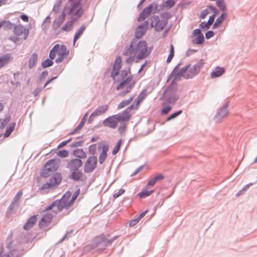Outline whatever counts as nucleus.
<instances>
[{
  "label": "nucleus",
  "mask_w": 257,
  "mask_h": 257,
  "mask_svg": "<svg viewBox=\"0 0 257 257\" xmlns=\"http://www.w3.org/2000/svg\"><path fill=\"white\" fill-rule=\"evenodd\" d=\"M140 220L137 218L135 219L132 220L130 223V225L131 226H134L136 225L139 222Z\"/></svg>",
  "instance_id": "338daca9"
},
{
  "label": "nucleus",
  "mask_w": 257,
  "mask_h": 257,
  "mask_svg": "<svg viewBox=\"0 0 257 257\" xmlns=\"http://www.w3.org/2000/svg\"><path fill=\"white\" fill-rule=\"evenodd\" d=\"M151 26L155 28L157 31L161 30V23L158 17H154L152 18Z\"/></svg>",
  "instance_id": "2f4dec72"
},
{
  "label": "nucleus",
  "mask_w": 257,
  "mask_h": 257,
  "mask_svg": "<svg viewBox=\"0 0 257 257\" xmlns=\"http://www.w3.org/2000/svg\"><path fill=\"white\" fill-rule=\"evenodd\" d=\"M211 26L207 22L204 21L199 25V28L202 31H207Z\"/></svg>",
  "instance_id": "c03bdc74"
},
{
  "label": "nucleus",
  "mask_w": 257,
  "mask_h": 257,
  "mask_svg": "<svg viewBox=\"0 0 257 257\" xmlns=\"http://www.w3.org/2000/svg\"><path fill=\"white\" fill-rule=\"evenodd\" d=\"M225 72V69L224 67L217 66L214 70H213L210 74L211 78H215L222 76Z\"/></svg>",
  "instance_id": "412c9836"
},
{
  "label": "nucleus",
  "mask_w": 257,
  "mask_h": 257,
  "mask_svg": "<svg viewBox=\"0 0 257 257\" xmlns=\"http://www.w3.org/2000/svg\"><path fill=\"white\" fill-rule=\"evenodd\" d=\"M81 176V174L79 172H74L72 174V177L73 179L78 180H79Z\"/></svg>",
  "instance_id": "6e6d98bb"
},
{
  "label": "nucleus",
  "mask_w": 257,
  "mask_h": 257,
  "mask_svg": "<svg viewBox=\"0 0 257 257\" xmlns=\"http://www.w3.org/2000/svg\"><path fill=\"white\" fill-rule=\"evenodd\" d=\"M169 104L167 102V100L162 103V115H166L172 110V107L171 105H168Z\"/></svg>",
  "instance_id": "473e14b6"
},
{
  "label": "nucleus",
  "mask_w": 257,
  "mask_h": 257,
  "mask_svg": "<svg viewBox=\"0 0 257 257\" xmlns=\"http://www.w3.org/2000/svg\"><path fill=\"white\" fill-rule=\"evenodd\" d=\"M38 56L36 53H33L31 56L28 61V67L30 69L34 67L37 64Z\"/></svg>",
  "instance_id": "c85d7f7f"
},
{
  "label": "nucleus",
  "mask_w": 257,
  "mask_h": 257,
  "mask_svg": "<svg viewBox=\"0 0 257 257\" xmlns=\"http://www.w3.org/2000/svg\"><path fill=\"white\" fill-rule=\"evenodd\" d=\"M96 145L94 144L92 145L89 147V151L90 154H94L96 152Z\"/></svg>",
  "instance_id": "bf43d9fd"
},
{
  "label": "nucleus",
  "mask_w": 257,
  "mask_h": 257,
  "mask_svg": "<svg viewBox=\"0 0 257 257\" xmlns=\"http://www.w3.org/2000/svg\"><path fill=\"white\" fill-rule=\"evenodd\" d=\"M14 129V126H11L7 130L6 132L4 134V137H8L10 136V135L13 132V130Z\"/></svg>",
  "instance_id": "13d9d810"
},
{
  "label": "nucleus",
  "mask_w": 257,
  "mask_h": 257,
  "mask_svg": "<svg viewBox=\"0 0 257 257\" xmlns=\"http://www.w3.org/2000/svg\"><path fill=\"white\" fill-rule=\"evenodd\" d=\"M56 154L58 156L61 158H66L69 156V152L66 150L59 151Z\"/></svg>",
  "instance_id": "de8ad7c7"
},
{
  "label": "nucleus",
  "mask_w": 257,
  "mask_h": 257,
  "mask_svg": "<svg viewBox=\"0 0 257 257\" xmlns=\"http://www.w3.org/2000/svg\"><path fill=\"white\" fill-rule=\"evenodd\" d=\"M85 29V27L83 25L82 26L78 31L75 33L74 37L73 45H75L76 41L79 38L80 36L83 34Z\"/></svg>",
  "instance_id": "e433bc0d"
},
{
  "label": "nucleus",
  "mask_w": 257,
  "mask_h": 257,
  "mask_svg": "<svg viewBox=\"0 0 257 257\" xmlns=\"http://www.w3.org/2000/svg\"><path fill=\"white\" fill-rule=\"evenodd\" d=\"M108 109V106L105 105L97 108L95 111H94L90 116L89 119H92L93 117L96 116L100 115L103 113H104Z\"/></svg>",
  "instance_id": "4be33fe9"
},
{
  "label": "nucleus",
  "mask_w": 257,
  "mask_h": 257,
  "mask_svg": "<svg viewBox=\"0 0 257 257\" xmlns=\"http://www.w3.org/2000/svg\"><path fill=\"white\" fill-rule=\"evenodd\" d=\"M124 191H124V189H120L117 192L113 194V197L114 198H116L118 197L119 196H120L121 195L123 194L124 193Z\"/></svg>",
  "instance_id": "052dcab7"
},
{
  "label": "nucleus",
  "mask_w": 257,
  "mask_h": 257,
  "mask_svg": "<svg viewBox=\"0 0 257 257\" xmlns=\"http://www.w3.org/2000/svg\"><path fill=\"white\" fill-rule=\"evenodd\" d=\"M217 6L221 11L224 12L226 10V6L224 0H215Z\"/></svg>",
  "instance_id": "ea45409f"
},
{
  "label": "nucleus",
  "mask_w": 257,
  "mask_h": 257,
  "mask_svg": "<svg viewBox=\"0 0 257 257\" xmlns=\"http://www.w3.org/2000/svg\"><path fill=\"white\" fill-rule=\"evenodd\" d=\"M61 181L62 176L61 174L56 173L51 177L49 182L44 184L41 189L42 190H46L54 188L59 185L61 182Z\"/></svg>",
  "instance_id": "ddd939ff"
},
{
  "label": "nucleus",
  "mask_w": 257,
  "mask_h": 257,
  "mask_svg": "<svg viewBox=\"0 0 257 257\" xmlns=\"http://www.w3.org/2000/svg\"><path fill=\"white\" fill-rule=\"evenodd\" d=\"M160 179H161V175H158L148 182L147 185V187L149 188V187L153 186L155 185L156 181L159 180Z\"/></svg>",
  "instance_id": "a19ab883"
},
{
  "label": "nucleus",
  "mask_w": 257,
  "mask_h": 257,
  "mask_svg": "<svg viewBox=\"0 0 257 257\" xmlns=\"http://www.w3.org/2000/svg\"><path fill=\"white\" fill-rule=\"evenodd\" d=\"M53 60V59H51V58L50 59H47L42 62V67L44 68H46L51 66L54 63L53 61H52Z\"/></svg>",
  "instance_id": "79ce46f5"
},
{
  "label": "nucleus",
  "mask_w": 257,
  "mask_h": 257,
  "mask_svg": "<svg viewBox=\"0 0 257 257\" xmlns=\"http://www.w3.org/2000/svg\"><path fill=\"white\" fill-rule=\"evenodd\" d=\"M152 8V6H150L146 8L139 17L138 21H142L144 20L147 17H148L152 12L151 10Z\"/></svg>",
  "instance_id": "a878e982"
},
{
  "label": "nucleus",
  "mask_w": 257,
  "mask_h": 257,
  "mask_svg": "<svg viewBox=\"0 0 257 257\" xmlns=\"http://www.w3.org/2000/svg\"><path fill=\"white\" fill-rule=\"evenodd\" d=\"M75 21L71 18V20L67 22L62 28V30L65 31H69L73 28V23Z\"/></svg>",
  "instance_id": "4c0bfd02"
},
{
  "label": "nucleus",
  "mask_w": 257,
  "mask_h": 257,
  "mask_svg": "<svg viewBox=\"0 0 257 257\" xmlns=\"http://www.w3.org/2000/svg\"><path fill=\"white\" fill-rule=\"evenodd\" d=\"M172 17L171 14L168 12L162 13V19L168 20Z\"/></svg>",
  "instance_id": "864d4df0"
},
{
  "label": "nucleus",
  "mask_w": 257,
  "mask_h": 257,
  "mask_svg": "<svg viewBox=\"0 0 257 257\" xmlns=\"http://www.w3.org/2000/svg\"><path fill=\"white\" fill-rule=\"evenodd\" d=\"M197 52V50H195V49H189L186 53V56H190L191 55H192L193 53H195Z\"/></svg>",
  "instance_id": "69168bd1"
},
{
  "label": "nucleus",
  "mask_w": 257,
  "mask_h": 257,
  "mask_svg": "<svg viewBox=\"0 0 257 257\" xmlns=\"http://www.w3.org/2000/svg\"><path fill=\"white\" fill-rule=\"evenodd\" d=\"M183 110L182 109H180L177 111L174 112L173 113H171L165 119L164 122H162V125L164 124V123L166 121H169L177 117L179 115L181 114Z\"/></svg>",
  "instance_id": "c756f323"
},
{
  "label": "nucleus",
  "mask_w": 257,
  "mask_h": 257,
  "mask_svg": "<svg viewBox=\"0 0 257 257\" xmlns=\"http://www.w3.org/2000/svg\"><path fill=\"white\" fill-rule=\"evenodd\" d=\"M229 101L227 100L217 109L216 113L213 117V120L216 123L221 122L224 118L227 117L229 116Z\"/></svg>",
  "instance_id": "0eeeda50"
},
{
  "label": "nucleus",
  "mask_w": 257,
  "mask_h": 257,
  "mask_svg": "<svg viewBox=\"0 0 257 257\" xmlns=\"http://www.w3.org/2000/svg\"><path fill=\"white\" fill-rule=\"evenodd\" d=\"M147 30V27L146 25H141L139 26L136 32V37L137 38H140L142 37L144 34L145 33Z\"/></svg>",
  "instance_id": "7c9ffc66"
},
{
  "label": "nucleus",
  "mask_w": 257,
  "mask_h": 257,
  "mask_svg": "<svg viewBox=\"0 0 257 257\" xmlns=\"http://www.w3.org/2000/svg\"><path fill=\"white\" fill-rule=\"evenodd\" d=\"M54 215L51 213L45 214L39 222V226L40 229L45 231H47L51 229V224L52 223Z\"/></svg>",
  "instance_id": "9d476101"
},
{
  "label": "nucleus",
  "mask_w": 257,
  "mask_h": 257,
  "mask_svg": "<svg viewBox=\"0 0 257 257\" xmlns=\"http://www.w3.org/2000/svg\"><path fill=\"white\" fill-rule=\"evenodd\" d=\"M175 4L176 2L175 0H166L162 3V10H163L164 8L168 9H171L175 6Z\"/></svg>",
  "instance_id": "f704fd0d"
},
{
  "label": "nucleus",
  "mask_w": 257,
  "mask_h": 257,
  "mask_svg": "<svg viewBox=\"0 0 257 257\" xmlns=\"http://www.w3.org/2000/svg\"><path fill=\"white\" fill-rule=\"evenodd\" d=\"M2 22L4 23V26H5L6 29L14 28V26L11 22L8 21H3Z\"/></svg>",
  "instance_id": "603ef678"
},
{
  "label": "nucleus",
  "mask_w": 257,
  "mask_h": 257,
  "mask_svg": "<svg viewBox=\"0 0 257 257\" xmlns=\"http://www.w3.org/2000/svg\"><path fill=\"white\" fill-rule=\"evenodd\" d=\"M178 91V85L170 84L163 91L162 94V100L166 98L167 102L170 104H175L179 99V96L177 94Z\"/></svg>",
  "instance_id": "20e7f679"
},
{
  "label": "nucleus",
  "mask_w": 257,
  "mask_h": 257,
  "mask_svg": "<svg viewBox=\"0 0 257 257\" xmlns=\"http://www.w3.org/2000/svg\"><path fill=\"white\" fill-rule=\"evenodd\" d=\"M82 165V162L78 159H74L70 160L68 164V167L73 171H76Z\"/></svg>",
  "instance_id": "6ab92c4d"
},
{
  "label": "nucleus",
  "mask_w": 257,
  "mask_h": 257,
  "mask_svg": "<svg viewBox=\"0 0 257 257\" xmlns=\"http://www.w3.org/2000/svg\"><path fill=\"white\" fill-rule=\"evenodd\" d=\"M66 14V13L65 12V10H64L63 13L55 20L53 24L55 28H57L61 25L65 20Z\"/></svg>",
  "instance_id": "b1692460"
},
{
  "label": "nucleus",
  "mask_w": 257,
  "mask_h": 257,
  "mask_svg": "<svg viewBox=\"0 0 257 257\" xmlns=\"http://www.w3.org/2000/svg\"><path fill=\"white\" fill-rule=\"evenodd\" d=\"M215 35V33L212 31V30H209V31H208L206 33H205V38L207 40L210 39L211 38L213 37Z\"/></svg>",
  "instance_id": "4d7b16f0"
},
{
  "label": "nucleus",
  "mask_w": 257,
  "mask_h": 257,
  "mask_svg": "<svg viewBox=\"0 0 257 257\" xmlns=\"http://www.w3.org/2000/svg\"><path fill=\"white\" fill-rule=\"evenodd\" d=\"M152 192L153 191H149L146 189H144L142 190L141 192H140L139 195V196L141 198H145L147 196H150Z\"/></svg>",
  "instance_id": "a18cd8bd"
},
{
  "label": "nucleus",
  "mask_w": 257,
  "mask_h": 257,
  "mask_svg": "<svg viewBox=\"0 0 257 257\" xmlns=\"http://www.w3.org/2000/svg\"><path fill=\"white\" fill-rule=\"evenodd\" d=\"M134 96H131L129 99L122 101L117 106V108L120 109L128 105L133 100Z\"/></svg>",
  "instance_id": "c9c22d12"
},
{
  "label": "nucleus",
  "mask_w": 257,
  "mask_h": 257,
  "mask_svg": "<svg viewBox=\"0 0 257 257\" xmlns=\"http://www.w3.org/2000/svg\"><path fill=\"white\" fill-rule=\"evenodd\" d=\"M227 14L225 12H222L221 15L217 18L215 22L213 25L212 29H215L220 27V26L223 24L224 20L226 19Z\"/></svg>",
  "instance_id": "aec40b11"
},
{
  "label": "nucleus",
  "mask_w": 257,
  "mask_h": 257,
  "mask_svg": "<svg viewBox=\"0 0 257 257\" xmlns=\"http://www.w3.org/2000/svg\"><path fill=\"white\" fill-rule=\"evenodd\" d=\"M70 7L65 8V12L70 15L73 21H76L82 16L83 13L82 5L79 0L77 1L76 0H70Z\"/></svg>",
  "instance_id": "39448f33"
},
{
  "label": "nucleus",
  "mask_w": 257,
  "mask_h": 257,
  "mask_svg": "<svg viewBox=\"0 0 257 257\" xmlns=\"http://www.w3.org/2000/svg\"><path fill=\"white\" fill-rule=\"evenodd\" d=\"M126 127L127 126L126 124H122L120 125L118 128L119 132L121 134L123 133L125 131Z\"/></svg>",
  "instance_id": "0e129e2a"
},
{
  "label": "nucleus",
  "mask_w": 257,
  "mask_h": 257,
  "mask_svg": "<svg viewBox=\"0 0 257 257\" xmlns=\"http://www.w3.org/2000/svg\"><path fill=\"white\" fill-rule=\"evenodd\" d=\"M134 108V105H132L127 107L123 112L121 113L115 115L116 119L118 122H127L131 119L132 117V110Z\"/></svg>",
  "instance_id": "2eb2a0df"
},
{
  "label": "nucleus",
  "mask_w": 257,
  "mask_h": 257,
  "mask_svg": "<svg viewBox=\"0 0 257 257\" xmlns=\"http://www.w3.org/2000/svg\"><path fill=\"white\" fill-rule=\"evenodd\" d=\"M13 32L14 34L18 37H11L9 38V39L14 43H17L20 41V38H18L20 37H21V39L26 40L29 34L28 30H27L25 27L21 24L15 25L14 26Z\"/></svg>",
  "instance_id": "6e6552de"
},
{
  "label": "nucleus",
  "mask_w": 257,
  "mask_h": 257,
  "mask_svg": "<svg viewBox=\"0 0 257 257\" xmlns=\"http://www.w3.org/2000/svg\"><path fill=\"white\" fill-rule=\"evenodd\" d=\"M147 95V90H144L138 96L137 100L135 101L136 104L134 105V108L137 109L138 108L140 103L144 100Z\"/></svg>",
  "instance_id": "cd10ccee"
},
{
  "label": "nucleus",
  "mask_w": 257,
  "mask_h": 257,
  "mask_svg": "<svg viewBox=\"0 0 257 257\" xmlns=\"http://www.w3.org/2000/svg\"><path fill=\"white\" fill-rule=\"evenodd\" d=\"M204 64V60L201 59L192 67L190 66L186 72L187 74V77L189 78V79H192L196 76L199 74Z\"/></svg>",
  "instance_id": "1a4fd4ad"
},
{
  "label": "nucleus",
  "mask_w": 257,
  "mask_h": 257,
  "mask_svg": "<svg viewBox=\"0 0 257 257\" xmlns=\"http://www.w3.org/2000/svg\"><path fill=\"white\" fill-rule=\"evenodd\" d=\"M37 215H33L27 220L24 226V229L28 230L33 227L37 222Z\"/></svg>",
  "instance_id": "5701e85b"
},
{
  "label": "nucleus",
  "mask_w": 257,
  "mask_h": 257,
  "mask_svg": "<svg viewBox=\"0 0 257 257\" xmlns=\"http://www.w3.org/2000/svg\"><path fill=\"white\" fill-rule=\"evenodd\" d=\"M181 65V63L178 64L174 68L173 71L171 72L170 74L169 75V77L167 79V82H168L173 78V75L175 72H178V70L179 69L180 66Z\"/></svg>",
  "instance_id": "37998d69"
},
{
  "label": "nucleus",
  "mask_w": 257,
  "mask_h": 257,
  "mask_svg": "<svg viewBox=\"0 0 257 257\" xmlns=\"http://www.w3.org/2000/svg\"><path fill=\"white\" fill-rule=\"evenodd\" d=\"M109 147L107 145H103L102 147V152L99 156V161L100 164H102L107 157V153L108 151Z\"/></svg>",
  "instance_id": "bb28decb"
},
{
  "label": "nucleus",
  "mask_w": 257,
  "mask_h": 257,
  "mask_svg": "<svg viewBox=\"0 0 257 257\" xmlns=\"http://www.w3.org/2000/svg\"><path fill=\"white\" fill-rule=\"evenodd\" d=\"M201 29H200V28L198 29H196L193 30L192 32V36L193 37H197L198 36L202 35H203V33L201 32Z\"/></svg>",
  "instance_id": "5fc2aeb1"
},
{
  "label": "nucleus",
  "mask_w": 257,
  "mask_h": 257,
  "mask_svg": "<svg viewBox=\"0 0 257 257\" xmlns=\"http://www.w3.org/2000/svg\"><path fill=\"white\" fill-rule=\"evenodd\" d=\"M207 8L213 12L212 16L216 17V16L219 13V11L214 6L212 5H209Z\"/></svg>",
  "instance_id": "8fccbe9b"
},
{
  "label": "nucleus",
  "mask_w": 257,
  "mask_h": 257,
  "mask_svg": "<svg viewBox=\"0 0 257 257\" xmlns=\"http://www.w3.org/2000/svg\"><path fill=\"white\" fill-rule=\"evenodd\" d=\"M121 142H122L121 140H119L117 142V143L115 145L114 148H113V150L112 152L113 155H115V154H116L118 153V152L119 151V150L120 149V147L121 146Z\"/></svg>",
  "instance_id": "09e8293b"
},
{
  "label": "nucleus",
  "mask_w": 257,
  "mask_h": 257,
  "mask_svg": "<svg viewBox=\"0 0 257 257\" xmlns=\"http://www.w3.org/2000/svg\"><path fill=\"white\" fill-rule=\"evenodd\" d=\"M79 194L77 190L71 197L70 191L66 192L60 200H57L49 205L45 210H51L55 214L61 212L63 209H69L73 204Z\"/></svg>",
  "instance_id": "f03ea898"
},
{
  "label": "nucleus",
  "mask_w": 257,
  "mask_h": 257,
  "mask_svg": "<svg viewBox=\"0 0 257 257\" xmlns=\"http://www.w3.org/2000/svg\"><path fill=\"white\" fill-rule=\"evenodd\" d=\"M122 60L120 57L118 56L116 58L113 64V69L112 70L111 76L112 77L116 76L119 72L121 66Z\"/></svg>",
  "instance_id": "a211bd4d"
},
{
  "label": "nucleus",
  "mask_w": 257,
  "mask_h": 257,
  "mask_svg": "<svg viewBox=\"0 0 257 257\" xmlns=\"http://www.w3.org/2000/svg\"><path fill=\"white\" fill-rule=\"evenodd\" d=\"M73 154L75 157L80 159H85L87 157L86 154L82 149H76L73 151Z\"/></svg>",
  "instance_id": "72a5a7b5"
},
{
  "label": "nucleus",
  "mask_w": 257,
  "mask_h": 257,
  "mask_svg": "<svg viewBox=\"0 0 257 257\" xmlns=\"http://www.w3.org/2000/svg\"><path fill=\"white\" fill-rule=\"evenodd\" d=\"M215 17L212 16V15H211L209 16V19L207 21V22L210 25H211L214 21V20H215Z\"/></svg>",
  "instance_id": "774afa93"
},
{
  "label": "nucleus",
  "mask_w": 257,
  "mask_h": 257,
  "mask_svg": "<svg viewBox=\"0 0 257 257\" xmlns=\"http://www.w3.org/2000/svg\"><path fill=\"white\" fill-rule=\"evenodd\" d=\"M69 53V51L65 45L56 44L50 51L49 57L51 59H54L57 56L58 58L56 59L55 62L57 63H59L68 56Z\"/></svg>",
  "instance_id": "7ed1b4c3"
},
{
  "label": "nucleus",
  "mask_w": 257,
  "mask_h": 257,
  "mask_svg": "<svg viewBox=\"0 0 257 257\" xmlns=\"http://www.w3.org/2000/svg\"><path fill=\"white\" fill-rule=\"evenodd\" d=\"M191 64H189L182 67L178 72H175L173 75L174 79L171 81V83L178 85L177 81L181 80V77L184 78L185 79H190L189 78L187 77V74L186 73L189 68L190 67Z\"/></svg>",
  "instance_id": "4468645a"
},
{
  "label": "nucleus",
  "mask_w": 257,
  "mask_h": 257,
  "mask_svg": "<svg viewBox=\"0 0 257 257\" xmlns=\"http://www.w3.org/2000/svg\"><path fill=\"white\" fill-rule=\"evenodd\" d=\"M71 139H70L66 141L61 142L58 146V149H59L65 146L68 143H69L71 141Z\"/></svg>",
  "instance_id": "680f3d73"
},
{
  "label": "nucleus",
  "mask_w": 257,
  "mask_h": 257,
  "mask_svg": "<svg viewBox=\"0 0 257 257\" xmlns=\"http://www.w3.org/2000/svg\"><path fill=\"white\" fill-rule=\"evenodd\" d=\"M87 115H88L87 113H86L84 115V116H83V118L82 119L80 123H79L78 126L76 127V128L75 130V131H79L82 128V127L83 126L84 124H85V123L86 122Z\"/></svg>",
  "instance_id": "49530a36"
},
{
  "label": "nucleus",
  "mask_w": 257,
  "mask_h": 257,
  "mask_svg": "<svg viewBox=\"0 0 257 257\" xmlns=\"http://www.w3.org/2000/svg\"><path fill=\"white\" fill-rule=\"evenodd\" d=\"M209 9L207 8V9L202 10L200 12V18L201 19H204L206 18L207 15L209 14L210 12L209 11Z\"/></svg>",
  "instance_id": "3c124183"
},
{
  "label": "nucleus",
  "mask_w": 257,
  "mask_h": 257,
  "mask_svg": "<svg viewBox=\"0 0 257 257\" xmlns=\"http://www.w3.org/2000/svg\"><path fill=\"white\" fill-rule=\"evenodd\" d=\"M111 241L107 240L101 236H97L93 239L91 244H89L85 247V249L89 251L92 249L98 246L100 244H103L105 246H107L111 244Z\"/></svg>",
  "instance_id": "f8f14e48"
},
{
  "label": "nucleus",
  "mask_w": 257,
  "mask_h": 257,
  "mask_svg": "<svg viewBox=\"0 0 257 257\" xmlns=\"http://www.w3.org/2000/svg\"><path fill=\"white\" fill-rule=\"evenodd\" d=\"M12 59L11 55L7 54L0 57V69L7 65Z\"/></svg>",
  "instance_id": "393cba45"
},
{
  "label": "nucleus",
  "mask_w": 257,
  "mask_h": 257,
  "mask_svg": "<svg viewBox=\"0 0 257 257\" xmlns=\"http://www.w3.org/2000/svg\"><path fill=\"white\" fill-rule=\"evenodd\" d=\"M133 76H129L125 80L121 82L117 87V90L125 88L126 90L122 91L120 93L121 96H124L126 94L129 93L134 86L135 83L132 81Z\"/></svg>",
  "instance_id": "9b49d317"
},
{
  "label": "nucleus",
  "mask_w": 257,
  "mask_h": 257,
  "mask_svg": "<svg viewBox=\"0 0 257 257\" xmlns=\"http://www.w3.org/2000/svg\"><path fill=\"white\" fill-rule=\"evenodd\" d=\"M118 120L116 119V117L115 115L110 116L105 119L103 124L104 126L110 127L112 128H115L117 125Z\"/></svg>",
  "instance_id": "f3484780"
},
{
  "label": "nucleus",
  "mask_w": 257,
  "mask_h": 257,
  "mask_svg": "<svg viewBox=\"0 0 257 257\" xmlns=\"http://www.w3.org/2000/svg\"><path fill=\"white\" fill-rule=\"evenodd\" d=\"M97 163V159L95 156L89 157L84 165V171L86 173L92 172L96 168Z\"/></svg>",
  "instance_id": "dca6fc26"
},
{
  "label": "nucleus",
  "mask_w": 257,
  "mask_h": 257,
  "mask_svg": "<svg viewBox=\"0 0 257 257\" xmlns=\"http://www.w3.org/2000/svg\"><path fill=\"white\" fill-rule=\"evenodd\" d=\"M60 165V161L56 159L48 161L45 165L41 172V176L43 177L49 176L53 172L58 169Z\"/></svg>",
  "instance_id": "423d86ee"
},
{
  "label": "nucleus",
  "mask_w": 257,
  "mask_h": 257,
  "mask_svg": "<svg viewBox=\"0 0 257 257\" xmlns=\"http://www.w3.org/2000/svg\"><path fill=\"white\" fill-rule=\"evenodd\" d=\"M205 41L204 35H200L196 37L192 40V43L197 45H201L204 44Z\"/></svg>",
  "instance_id": "58836bf2"
},
{
  "label": "nucleus",
  "mask_w": 257,
  "mask_h": 257,
  "mask_svg": "<svg viewBox=\"0 0 257 257\" xmlns=\"http://www.w3.org/2000/svg\"><path fill=\"white\" fill-rule=\"evenodd\" d=\"M150 52L145 41L142 40L137 43L134 41L129 47L124 49L123 54L126 56H131L126 59V62L131 63L133 62H138L140 60L145 58Z\"/></svg>",
  "instance_id": "f257e3e1"
},
{
  "label": "nucleus",
  "mask_w": 257,
  "mask_h": 257,
  "mask_svg": "<svg viewBox=\"0 0 257 257\" xmlns=\"http://www.w3.org/2000/svg\"><path fill=\"white\" fill-rule=\"evenodd\" d=\"M4 248L3 245H0V257H9V255L4 253Z\"/></svg>",
  "instance_id": "e2e57ef3"
}]
</instances>
